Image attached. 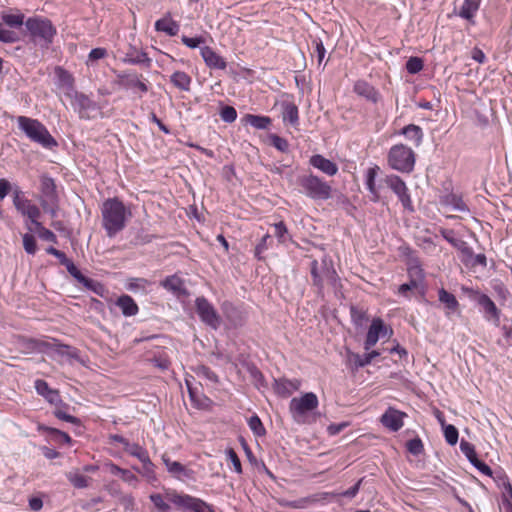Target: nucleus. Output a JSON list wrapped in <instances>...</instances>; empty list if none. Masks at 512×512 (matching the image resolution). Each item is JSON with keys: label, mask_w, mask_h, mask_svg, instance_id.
I'll return each mask as SVG.
<instances>
[{"label": "nucleus", "mask_w": 512, "mask_h": 512, "mask_svg": "<svg viewBox=\"0 0 512 512\" xmlns=\"http://www.w3.org/2000/svg\"><path fill=\"white\" fill-rule=\"evenodd\" d=\"M46 338L47 340H42L36 337L25 336L22 338L21 344L28 353L45 354L51 359H54L56 355L60 358H64L66 363L70 366L78 363L83 367H88L90 362L89 357L83 355L80 349L64 343L56 337Z\"/></svg>", "instance_id": "f257e3e1"}, {"label": "nucleus", "mask_w": 512, "mask_h": 512, "mask_svg": "<svg viewBox=\"0 0 512 512\" xmlns=\"http://www.w3.org/2000/svg\"><path fill=\"white\" fill-rule=\"evenodd\" d=\"M102 225L107 236L114 237L125 227L126 208L117 198L105 200L101 207Z\"/></svg>", "instance_id": "f03ea898"}, {"label": "nucleus", "mask_w": 512, "mask_h": 512, "mask_svg": "<svg viewBox=\"0 0 512 512\" xmlns=\"http://www.w3.org/2000/svg\"><path fill=\"white\" fill-rule=\"evenodd\" d=\"M25 27L30 39L41 48H49L57 34V29L52 21L43 16L27 18Z\"/></svg>", "instance_id": "7ed1b4c3"}, {"label": "nucleus", "mask_w": 512, "mask_h": 512, "mask_svg": "<svg viewBox=\"0 0 512 512\" xmlns=\"http://www.w3.org/2000/svg\"><path fill=\"white\" fill-rule=\"evenodd\" d=\"M18 128L33 142L42 147L52 149L57 146V141L50 134L48 129L39 120L26 116L17 118Z\"/></svg>", "instance_id": "20e7f679"}, {"label": "nucleus", "mask_w": 512, "mask_h": 512, "mask_svg": "<svg viewBox=\"0 0 512 512\" xmlns=\"http://www.w3.org/2000/svg\"><path fill=\"white\" fill-rule=\"evenodd\" d=\"M300 192L314 201H326L332 197V186L312 173L297 178Z\"/></svg>", "instance_id": "39448f33"}, {"label": "nucleus", "mask_w": 512, "mask_h": 512, "mask_svg": "<svg viewBox=\"0 0 512 512\" xmlns=\"http://www.w3.org/2000/svg\"><path fill=\"white\" fill-rule=\"evenodd\" d=\"M57 259L59 264L66 268L67 273L77 284L97 296L105 297L107 290L103 283L84 274L80 267L73 261V258Z\"/></svg>", "instance_id": "423d86ee"}, {"label": "nucleus", "mask_w": 512, "mask_h": 512, "mask_svg": "<svg viewBox=\"0 0 512 512\" xmlns=\"http://www.w3.org/2000/svg\"><path fill=\"white\" fill-rule=\"evenodd\" d=\"M311 275L314 285L319 288L322 287V283L325 280L336 289L340 281L333 258H320V261L314 259L311 264Z\"/></svg>", "instance_id": "0eeeda50"}, {"label": "nucleus", "mask_w": 512, "mask_h": 512, "mask_svg": "<svg viewBox=\"0 0 512 512\" xmlns=\"http://www.w3.org/2000/svg\"><path fill=\"white\" fill-rule=\"evenodd\" d=\"M0 23V42L12 44L20 41V35L14 29H19L25 25V15L16 10L15 13L2 12Z\"/></svg>", "instance_id": "6e6552de"}, {"label": "nucleus", "mask_w": 512, "mask_h": 512, "mask_svg": "<svg viewBox=\"0 0 512 512\" xmlns=\"http://www.w3.org/2000/svg\"><path fill=\"white\" fill-rule=\"evenodd\" d=\"M388 164L394 170L410 173L414 169L415 153L404 144L393 145L388 152Z\"/></svg>", "instance_id": "1a4fd4ad"}, {"label": "nucleus", "mask_w": 512, "mask_h": 512, "mask_svg": "<svg viewBox=\"0 0 512 512\" xmlns=\"http://www.w3.org/2000/svg\"><path fill=\"white\" fill-rule=\"evenodd\" d=\"M319 401L317 395L313 392H307L301 397H294L289 404V411L293 419L300 423L303 418L318 407Z\"/></svg>", "instance_id": "9d476101"}, {"label": "nucleus", "mask_w": 512, "mask_h": 512, "mask_svg": "<svg viewBox=\"0 0 512 512\" xmlns=\"http://www.w3.org/2000/svg\"><path fill=\"white\" fill-rule=\"evenodd\" d=\"M168 500L176 506L190 512H215L213 507L204 500L188 494H179L175 491L167 494Z\"/></svg>", "instance_id": "9b49d317"}, {"label": "nucleus", "mask_w": 512, "mask_h": 512, "mask_svg": "<svg viewBox=\"0 0 512 512\" xmlns=\"http://www.w3.org/2000/svg\"><path fill=\"white\" fill-rule=\"evenodd\" d=\"M71 105L81 119L90 120L96 118L100 113L98 104L83 93L75 92L72 97Z\"/></svg>", "instance_id": "f8f14e48"}, {"label": "nucleus", "mask_w": 512, "mask_h": 512, "mask_svg": "<svg viewBox=\"0 0 512 512\" xmlns=\"http://www.w3.org/2000/svg\"><path fill=\"white\" fill-rule=\"evenodd\" d=\"M195 308L200 320L204 324H206L207 326L214 330L220 327V315L218 314L217 310L214 308L212 303H210L204 296L196 298Z\"/></svg>", "instance_id": "ddd939ff"}, {"label": "nucleus", "mask_w": 512, "mask_h": 512, "mask_svg": "<svg viewBox=\"0 0 512 512\" xmlns=\"http://www.w3.org/2000/svg\"><path fill=\"white\" fill-rule=\"evenodd\" d=\"M40 191L42 194L41 205L44 210H49L52 215H55V206L58 202V194L56 189L55 180L49 175H41L40 177Z\"/></svg>", "instance_id": "4468645a"}, {"label": "nucleus", "mask_w": 512, "mask_h": 512, "mask_svg": "<svg viewBox=\"0 0 512 512\" xmlns=\"http://www.w3.org/2000/svg\"><path fill=\"white\" fill-rule=\"evenodd\" d=\"M464 291L468 294L469 298L475 301L484 311V317L486 320H493L496 324L500 321V310L492 299L479 291L471 288H465Z\"/></svg>", "instance_id": "2eb2a0df"}, {"label": "nucleus", "mask_w": 512, "mask_h": 512, "mask_svg": "<svg viewBox=\"0 0 512 512\" xmlns=\"http://www.w3.org/2000/svg\"><path fill=\"white\" fill-rule=\"evenodd\" d=\"M387 186L397 195L404 209L414 211L412 200L405 182L397 175H388L385 179Z\"/></svg>", "instance_id": "dca6fc26"}, {"label": "nucleus", "mask_w": 512, "mask_h": 512, "mask_svg": "<svg viewBox=\"0 0 512 512\" xmlns=\"http://www.w3.org/2000/svg\"><path fill=\"white\" fill-rule=\"evenodd\" d=\"M36 430L40 434H45L47 436V441H52L56 444H64L69 447L73 446L74 440L72 437L65 431L60 430L55 427H51L44 423H38L36 426Z\"/></svg>", "instance_id": "f3484780"}, {"label": "nucleus", "mask_w": 512, "mask_h": 512, "mask_svg": "<svg viewBox=\"0 0 512 512\" xmlns=\"http://www.w3.org/2000/svg\"><path fill=\"white\" fill-rule=\"evenodd\" d=\"M460 450L466 456L468 461L483 475L491 477L493 472L492 469L482 460H480L475 451V447L472 443L465 441L464 439L460 442Z\"/></svg>", "instance_id": "a211bd4d"}, {"label": "nucleus", "mask_w": 512, "mask_h": 512, "mask_svg": "<svg viewBox=\"0 0 512 512\" xmlns=\"http://www.w3.org/2000/svg\"><path fill=\"white\" fill-rule=\"evenodd\" d=\"M405 417H407L405 412H402L394 407H388L382 414L380 422L390 431L397 432L403 427Z\"/></svg>", "instance_id": "6ab92c4d"}, {"label": "nucleus", "mask_w": 512, "mask_h": 512, "mask_svg": "<svg viewBox=\"0 0 512 512\" xmlns=\"http://www.w3.org/2000/svg\"><path fill=\"white\" fill-rule=\"evenodd\" d=\"M34 388L36 393L43 397L50 405L62 403L60 391L56 388H52L46 380L36 379L34 381Z\"/></svg>", "instance_id": "aec40b11"}, {"label": "nucleus", "mask_w": 512, "mask_h": 512, "mask_svg": "<svg viewBox=\"0 0 512 512\" xmlns=\"http://www.w3.org/2000/svg\"><path fill=\"white\" fill-rule=\"evenodd\" d=\"M387 334L388 329L385 326L384 322L380 318L374 319L366 335V339L364 342L365 350H369L378 342L379 338H384L387 336Z\"/></svg>", "instance_id": "412c9836"}, {"label": "nucleus", "mask_w": 512, "mask_h": 512, "mask_svg": "<svg viewBox=\"0 0 512 512\" xmlns=\"http://www.w3.org/2000/svg\"><path fill=\"white\" fill-rule=\"evenodd\" d=\"M441 234L452 247L456 248V250L462 254V256H484L483 254L474 255L467 242H465L454 230L444 229L441 231Z\"/></svg>", "instance_id": "4be33fe9"}, {"label": "nucleus", "mask_w": 512, "mask_h": 512, "mask_svg": "<svg viewBox=\"0 0 512 512\" xmlns=\"http://www.w3.org/2000/svg\"><path fill=\"white\" fill-rule=\"evenodd\" d=\"M54 406L55 408L52 411V414L55 418L60 421L69 423L75 428H81L83 426L82 420L79 417L69 413V410L74 408L71 407L68 403L62 400V403L56 404Z\"/></svg>", "instance_id": "5701e85b"}, {"label": "nucleus", "mask_w": 512, "mask_h": 512, "mask_svg": "<svg viewBox=\"0 0 512 512\" xmlns=\"http://www.w3.org/2000/svg\"><path fill=\"white\" fill-rule=\"evenodd\" d=\"M200 54L206 64V66L210 69L215 70H225L227 67L226 60L220 56L216 51H214L209 46L200 47Z\"/></svg>", "instance_id": "b1692460"}, {"label": "nucleus", "mask_w": 512, "mask_h": 512, "mask_svg": "<svg viewBox=\"0 0 512 512\" xmlns=\"http://www.w3.org/2000/svg\"><path fill=\"white\" fill-rule=\"evenodd\" d=\"M163 462L166 466L167 471L175 478L179 480L192 479L194 472L191 469L186 468L178 461H173L169 457L163 456Z\"/></svg>", "instance_id": "393cba45"}, {"label": "nucleus", "mask_w": 512, "mask_h": 512, "mask_svg": "<svg viewBox=\"0 0 512 512\" xmlns=\"http://www.w3.org/2000/svg\"><path fill=\"white\" fill-rule=\"evenodd\" d=\"M130 456H134L136 458L139 459V461L141 462L142 464V472L146 475V476H150L151 474H153L154 470H153V463L151 462L150 458H149V455H148V452L147 450H145L144 448L140 447L139 445H130ZM135 469L139 472H141V470L137 467H135Z\"/></svg>", "instance_id": "a878e982"}, {"label": "nucleus", "mask_w": 512, "mask_h": 512, "mask_svg": "<svg viewBox=\"0 0 512 512\" xmlns=\"http://www.w3.org/2000/svg\"><path fill=\"white\" fill-rule=\"evenodd\" d=\"M309 163L311 166L328 176H334L338 172L337 164L320 154L312 155L310 157Z\"/></svg>", "instance_id": "bb28decb"}, {"label": "nucleus", "mask_w": 512, "mask_h": 512, "mask_svg": "<svg viewBox=\"0 0 512 512\" xmlns=\"http://www.w3.org/2000/svg\"><path fill=\"white\" fill-rule=\"evenodd\" d=\"M301 382L297 379L289 380L285 378L274 380V390L281 397H288L294 391L300 388Z\"/></svg>", "instance_id": "cd10ccee"}, {"label": "nucleus", "mask_w": 512, "mask_h": 512, "mask_svg": "<svg viewBox=\"0 0 512 512\" xmlns=\"http://www.w3.org/2000/svg\"><path fill=\"white\" fill-rule=\"evenodd\" d=\"M354 92L372 103H377L380 99L378 90L364 80L355 83Z\"/></svg>", "instance_id": "c85d7f7f"}, {"label": "nucleus", "mask_w": 512, "mask_h": 512, "mask_svg": "<svg viewBox=\"0 0 512 512\" xmlns=\"http://www.w3.org/2000/svg\"><path fill=\"white\" fill-rule=\"evenodd\" d=\"M161 285L167 290L172 292L177 297L187 296L188 291L184 285L183 280L177 275H171L166 277Z\"/></svg>", "instance_id": "c756f323"}, {"label": "nucleus", "mask_w": 512, "mask_h": 512, "mask_svg": "<svg viewBox=\"0 0 512 512\" xmlns=\"http://www.w3.org/2000/svg\"><path fill=\"white\" fill-rule=\"evenodd\" d=\"M155 30L158 32H164L168 36H176L179 32V24L170 17L168 13L165 17L158 19L155 22Z\"/></svg>", "instance_id": "7c9ffc66"}, {"label": "nucleus", "mask_w": 512, "mask_h": 512, "mask_svg": "<svg viewBox=\"0 0 512 512\" xmlns=\"http://www.w3.org/2000/svg\"><path fill=\"white\" fill-rule=\"evenodd\" d=\"M440 203L444 206H450L455 211L469 212V208L463 201L462 196L452 192L442 195L440 197Z\"/></svg>", "instance_id": "2f4dec72"}, {"label": "nucleus", "mask_w": 512, "mask_h": 512, "mask_svg": "<svg viewBox=\"0 0 512 512\" xmlns=\"http://www.w3.org/2000/svg\"><path fill=\"white\" fill-rule=\"evenodd\" d=\"M149 81L143 76H138L136 73L130 71V92L141 98L148 92Z\"/></svg>", "instance_id": "473e14b6"}, {"label": "nucleus", "mask_w": 512, "mask_h": 512, "mask_svg": "<svg viewBox=\"0 0 512 512\" xmlns=\"http://www.w3.org/2000/svg\"><path fill=\"white\" fill-rule=\"evenodd\" d=\"M398 134L405 136L408 140L412 141L415 147H419L423 141L424 133L420 126L409 124L403 127Z\"/></svg>", "instance_id": "72a5a7b5"}, {"label": "nucleus", "mask_w": 512, "mask_h": 512, "mask_svg": "<svg viewBox=\"0 0 512 512\" xmlns=\"http://www.w3.org/2000/svg\"><path fill=\"white\" fill-rule=\"evenodd\" d=\"M245 125H251L258 130H266L272 124V119L269 116L245 114L242 118Z\"/></svg>", "instance_id": "f704fd0d"}, {"label": "nucleus", "mask_w": 512, "mask_h": 512, "mask_svg": "<svg viewBox=\"0 0 512 512\" xmlns=\"http://www.w3.org/2000/svg\"><path fill=\"white\" fill-rule=\"evenodd\" d=\"M56 74L59 80V87L66 90V95L72 97L76 92L74 90V79L72 75L61 67L56 68Z\"/></svg>", "instance_id": "c9c22d12"}, {"label": "nucleus", "mask_w": 512, "mask_h": 512, "mask_svg": "<svg viewBox=\"0 0 512 512\" xmlns=\"http://www.w3.org/2000/svg\"><path fill=\"white\" fill-rule=\"evenodd\" d=\"M479 6L480 0H464L459 8L458 15L461 18L474 23L473 18L479 9Z\"/></svg>", "instance_id": "e433bc0d"}, {"label": "nucleus", "mask_w": 512, "mask_h": 512, "mask_svg": "<svg viewBox=\"0 0 512 512\" xmlns=\"http://www.w3.org/2000/svg\"><path fill=\"white\" fill-rule=\"evenodd\" d=\"M282 119L283 122H289L292 126L299 123V110L298 107L292 102L282 103Z\"/></svg>", "instance_id": "4c0bfd02"}, {"label": "nucleus", "mask_w": 512, "mask_h": 512, "mask_svg": "<svg viewBox=\"0 0 512 512\" xmlns=\"http://www.w3.org/2000/svg\"><path fill=\"white\" fill-rule=\"evenodd\" d=\"M378 171H379V167L378 166H374V167L368 168V170L366 172L365 184H366L367 190L372 195L371 200L373 202L379 201V198H380L379 192H378V190L376 188V185H375V179L377 177Z\"/></svg>", "instance_id": "58836bf2"}, {"label": "nucleus", "mask_w": 512, "mask_h": 512, "mask_svg": "<svg viewBox=\"0 0 512 512\" xmlns=\"http://www.w3.org/2000/svg\"><path fill=\"white\" fill-rule=\"evenodd\" d=\"M170 82L181 91H190L192 78L184 71H175L170 76Z\"/></svg>", "instance_id": "ea45409f"}, {"label": "nucleus", "mask_w": 512, "mask_h": 512, "mask_svg": "<svg viewBox=\"0 0 512 512\" xmlns=\"http://www.w3.org/2000/svg\"><path fill=\"white\" fill-rule=\"evenodd\" d=\"M31 222V226H28V229L33 232V233H36L38 235V237L46 242H55L56 241V236L55 234L45 228L39 221L38 219H35L34 221H30Z\"/></svg>", "instance_id": "a19ab883"}, {"label": "nucleus", "mask_w": 512, "mask_h": 512, "mask_svg": "<svg viewBox=\"0 0 512 512\" xmlns=\"http://www.w3.org/2000/svg\"><path fill=\"white\" fill-rule=\"evenodd\" d=\"M317 499L314 496H308L304 498H300L297 500L289 501L285 499H280L278 501L279 505L286 508L292 509H303L307 507L310 503L316 501Z\"/></svg>", "instance_id": "79ce46f5"}, {"label": "nucleus", "mask_w": 512, "mask_h": 512, "mask_svg": "<svg viewBox=\"0 0 512 512\" xmlns=\"http://www.w3.org/2000/svg\"><path fill=\"white\" fill-rule=\"evenodd\" d=\"M130 64H137L143 68H150L151 59L145 52L130 47Z\"/></svg>", "instance_id": "37998d69"}, {"label": "nucleus", "mask_w": 512, "mask_h": 512, "mask_svg": "<svg viewBox=\"0 0 512 512\" xmlns=\"http://www.w3.org/2000/svg\"><path fill=\"white\" fill-rule=\"evenodd\" d=\"M438 294H439V301L441 303H443L448 310H450V311L457 310L459 303H458L456 297L452 293H450V292L446 291L444 288H442L439 290Z\"/></svg>", "instance_id": "c03bdc74"}, {"label": "nucleus", "mask_w": 512, "mask_h": 512, "mask_svg": "<svg viewBox=\"0 0 512 512\" xmlns=\"http://www.w3.org/2000/svg\"><path fill=\"white\" fill-rule=\"evenodd\" d=\"M193 371L199 378H203L211 383L219 382L217 374L208 366L198 365L193 369Z\"/></svg>", "instance_id": "a18cd8bd"}, {"label": "nucleus", "mask_w": 512, "mask_h": 512, "mask_svg": "<svg viewBox=\"0 0 512 512\" xmlns=\"http://www.w3.org/2000/svg\"><path fill=\"white\" fill-rule=\"evenodd\" d=\"M248 426L254 435L261 437L266 434V429L258 415L254 414L248 419Z\"/></svg>", "instance_id": "49530a36"}, {"label": "nucleus", "mask_w": 512, "mask_h": 512, "mask_svg": "<svg viewBox=\"0 0 512 512\" xmlns=\"http://www.w3.org/2000/svg\"><path fill=\"white\" fill-rule=\"evenodd\" d=\"M66 477L68 479V481L75 487V488H78V489H84L88 486V478L81 474V473H78V472H75V473H67L66 474Z\"/></svg>", "instance_id": "de8ad7c7"}, {"label": "nucleus", "mask_w": 512, "mask_h": 512, "mask_svg": "<svg viewBox=\"0 0 512 512\" xmlns=\"http://www.w3.org/2000/svg\"><path fill=\"white\" fill-rule=\"evenodd\" d=\"M380 355V353L376 350H373L371 352H368V353H365L364 355H359V354H356L354 356V363H355V366L357 368H362V367H365L367 365H369L372 360L376 357H378Z\"/></svg>", "instance_id": "09e8293b"}, {"label": "nucleus", "mask_w": 512, "mask_h": 512, "mask_svg": "<svg viewBox=\"0 0 512 512\" xmlns=\"http://www.w3.org/2000/svg\"><path fill=\"white\" fill-rule=\"evenodd\" d=\"M105 469L111 475L119 477L124 482H128V469L121 468L111 461L105 464Z\"/></svg>", "instance_id": "8fccbe9b"}, {"label": "nucleus", "mask_w": 512, "mask_h": 512, "mask_svg": "<svg viewBox=\"0 0 512 512\" xmlns=\"http://www.w3.org/2000/svg\"><path fill=\"white\" fill-rule=\"evenodd\" d=\"M443 433H444V438L449 445H451V446L456 445V443L458 442L459 432L454 425H452V424L443 425Z\"/></svg>", "instance_id": "3c124183"}, {"label": "nucleus", "mask_w": 512, "mask_h": 512, "mask_svg": "<svg viewBox=\"0 0 512 512\" xmlns=\"http://www.w3.org/2000/svg\"><path fill=\"white\" fill-rule=\"evenodd\" d=\"M406 448L414 456H419L424 452V445L419 437L407 441Z\"/></svg>", "instance_id": "603ef678"}, {"label": "nucleus", "mask_w": 512, "mask_h": 512, "mask_svg": "<svg viewBox=\"0 0 512 512\" xmlns=\"http://www.w3.org/2000/svg\"><path fill=\"white\" fill-rule=\"evenodd\" d=\"M269 139H270L271 145L273 147H275L278 151L283 152V153L288 152L289 143L285 138L280 137L277 134H270Z\"/></svg>", "instance_id": "864d4df0"}, {"label": "nucleus", "mask_w": 512, "mask_h": 512, "mask_svg": "<svg viewBox=\"0 0 512 512\" xmlns=\"http://www.w3.org/2000/svg\"><path fill=\"white\" fill-rule=\"evenodd\" d=\"M424 63L420 57H410L406 62V70L410 74H417L423 69Z\"/></svg>", "instance_id": "5fc2aeb1"}, {"label": "nucleus", "mask_w": 512, "mask_h": 512, "mask_svg": "<svg viewBox=\"0 0 512 512\" xmlns=\"http://www.w3.org/2000/svg\"><path fill=\"white\" fill-rule=\"evenodd\" d=\"M107 49L98 47L94 48L90 51L88 54V58L86 60V65L90 66L93 65L96 61L103 59L107 56Z\"/></svg>", "instance_id": "6e6d98bb"}, {"label": "nucleus", "mask_w": 512, "mask_h": 512, "mask_svg": "<svg viewBox=\"0 0 512 512\" xmlns=\"http://www.w3.org/2000/svg\"><path fill=\"white\" fill-rule=\"evenodd\" d=\"M220 117L226 123H232L237 118V111L233 106L225 105L220 110Z\"/></svg>", "instance_id": "4d7b16f0"}, {"label": "nucleus", "mask_w": 512, "mask_h": 512, "mask_svg": "<svg viewBox=\"0 0 512 512\" xmlns=\"http://www.w3.org/2000/svg\"><path fill=\"white\" fill-rule=\"evenodd\" d=\"M189 397L191 401L194 403V405L197 408H203L205 406V402L208 400L207 397H204L202 395H198L197 392L190 386V383L188 380H186Z\"/></svg>", "instance_id": "13d9d810"}, {"label": "nucleus", "mask_w": 512, "mask_h": 512, "mask_svg": "<svg viewBox=\"0 0 512 512\" xmlns=\"http://www.w3.org/2000/svg\"><path fill=\"white\" fill-rule=\"evenodd\" d=\"M273 234L279 241L285 242L290 236L284 222L280 221L273 225Z\"/></svg>", "instance_id": "bf43d9fd"}, {"label": "nucleus", "mask_w": 512, "mask_h": 512, "mask_svg": "<svg viewBox=\"0 0 512 512\" xmlns=\"http://www.w3.org/2000/svg\"><path fill=\"white\" fill-rule=\"evenodd\" d=\"M23 247L27 254H35L37 251L34 235L26 233L23 235Z\"/></svg>", "instance_id": "052dcab7"}, {"label": "nucleus", "mask_w": 512, "mask_h": 512, "mask_svg": "<svg viewBox=\"0 0 512 512\" xmlns=\"http://www.w3.org/2000/svg\"><path fill=\"white\" fill-rule=\"evenodd\" d=\"M149 282L143 278H130V291L136 293L138 291L146 292Z\"/></svg>", "instance_id": "680f3d73"}, {"label": "nucleus", "mask_w": 512, "mask_h": 512, "mask_svg": "<svg viewBox=\"0 0 512 512\" xmlns=\"http://www.w3.org/2000/svg\"><path fill=\"white\" fill-rule=\"evenodd\" d=\"M408 276L411 279L422 282L424 279V272L418 263L409 264Z\"/></svg>", "instance_id": "e2e57ef3"}, {"label": "nucleus", "mask_w": 512, "mask_h": 512, "mask_svg": "<svg viewBox=\"0 0 512 512\" xmlns=\"http://www.w3.org/2000/svg\"><path fill=\"white\" fill-rule=\"evenodd\" d=\"M181 41L185 46L191 49H195L197 47H200L201 44L205 43V38L202 36L188 37L186 35H183L181 37Z\"/></svg>", "instance_id": "0e129e2a"}, {"label": "nucleus", "mask_w": 512, "mask_h": 512, "mask_svg": "<svg viewBox=\"0 0 512 512\" xmlns=\"http://www.w3.org/2000/svg\"><path fill=\"white\" fill-rule=\"evenodd\" d=\"M226 455H227L228 460H230L231 463L233 464L235 472H237L238 474H241L242 473V465H241V461H240L237 453L235 452V450L233 448H228L226 450Z\"/></svg>", "instance_id": "69168bd1"}, {"label": "nucleus", "mask_w": 512, "mask_h": 512, "mask_svg": "<svg viewBox=\"0 0 512 512\" xmlns=\"http://www.w3.org/2000/svg\"><path fill=\"white\" fill-rule=\"evenodd\" d=\"M350 315H351L352 322L356 326H362L364 321L366 320L365 313L355 306H351Z\"/></svg>", "instance_id": "338daca9"}, {"label": "nucleus", "mask_w": 512, "mask_h": 512, "mask_svg": "<svg viewBox=\"0 0 512 512\" xmlns=\"http://www.w3.org/2000/svg\"><path fill=\"white\" fill-rule=\"evenodd\" d=\"M44 506L42 495H32L28 498V507L33 512H39Z\"/></svg>", "instance_id": "774afa93"}]
</instances>
